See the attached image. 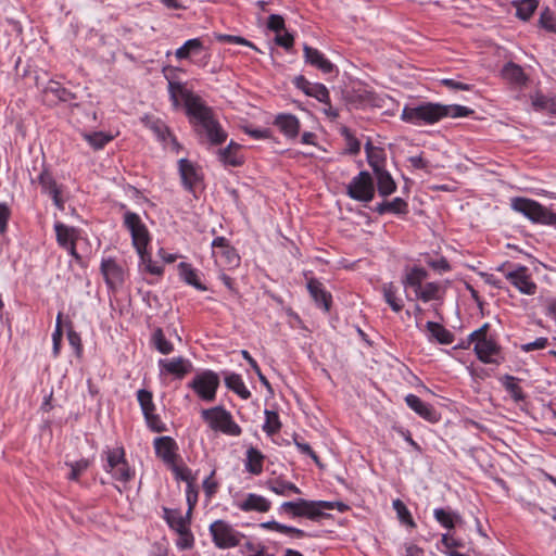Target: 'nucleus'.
Listing matches in <instances>:
<instances>
[{"instance_id": "nucleus-25", "label": "nucleus", "mask_w": 556, "mask_h": 556, "mask_svg": "<svg viewBox=\"0 0 556 556\" xmlns=\"http://www.w3.org/2000/svg\"><path fill=\"white\" fill-rule=\"evenodd\" d=\"M367 162L372 168L374 174L386 169V152L382 148L375 147L371 141L365 144Z\"/></svg>"}, {"instance_id": "nucleus-59", "label": "nucleus", "mask_w": 556, "mask_h": 556, "mask_svg": "<svg viewBox=\"0 0 556 556\" xmlns=\"http://www.w3.org/2000/svg\"><path fill=\"white\" fill-rule=\"evenodd\" d=\"M61 318L62 314L59 313L56 317V325L55 330L52 334V341H53V353L56 356L60 352L61 341L63 337L62 328H61Z\"/></svg>"}, {"instance_id": "nucleus-39", "label": "nucleus", "mask_w": 556, "mask_h": 556, "mask_svg": "<svg viewBox=\"0 0 556 556\" xmlns=\"http://www.w3.org/2000/svg\"><path fill=\"white\" fill-rule=\"evenodd\" d=\"M56 241L62 248H67L72 242L75 241L76 230L73 227H68L62 223L54 225Z\"/></svg>"}, {"instance_id": "nucleus-4", "label": "nucleus", "mask_w": 556, "mask_h": 556, "mask_svg": "<svg viewBox=\"0 0 556 556\" xmlns=\"http://www.w3.org/2000/svg\"><path fill=\"white\" fill-rule=\"evenodd\" d=\"M511 207L523 214L533 223L556 225V214L534 200L527 198H514L511 200Z\"/></svg>"}, {"instance_id": "nucleus-22", "label": "nucleus", "mask_w": 556, "mask_h": 556, "mask_svg": "<svg viewBox=\"0 0 556 556\" xmlns=\"http://www.w3.org/2000/svg\"><path fill=\"white\" fill-rule=\"evenodd\" d=\"M270 505L267 498L255 493H249L243 501L237 503V507L245 513H266L270 509Z\"/></svg>"}, {"instance_id": "nucleus-6", "label": "nucleus", "mask_w": 556, "mask_h": 556, "mask_svg": "<svg viewBox=\"0 0 556 556\" xmlns=\"http://www.w3.org/2000/svg\"><path fill=\"white\" fill-rule=\"evenodd\" d=\"M202 418L215 431H222L228 435H239L241 428L232 420L231 414L222 406H216L201 412Z\"/></svg>"}, {"instance_id": "nucleus-3", "label": "nucleus", "mask_w": 556, "mask_h": 556, "mask_svg": "<svg viewBox=\"0 0 556 556\" xmlns=\"http://www.w3.org/2000/svg\"><path fill=\"white\" fill-rule=\"evenodd\" d=\"M337 508L343 513L349 509V506L342 502H328V501H308L305 498H298L295 501L283 502L279 510L292 518L304 517L312 521H317L321 518H328L330 515L326 510Z\"/></svg>"}, {"instance_id": "nucleus-52", "label": "nucleus", "mask_w": 556, "mask_h": 556, "mask_svg": "<svg viewBox=\"0 0 556 556\" xmlns=\"http://www.w3.org/2000/svg\"><path fill=\"white\" fill-rule=\"evenodd\" d=\"M308 97H313L321 103L329 104V91L323 84L314 83Z\"/></svg>"}, {"instance_id": "nucleus-46", "label": "nucleus", "mask_w": 556, "mask_h": 556, "mask_svg": "<svg viewBox=\"0 0 556 556\" xmlns=\"http://www.w3.org/2000/svg\"><path fill=\"white\" fill-rule=\"evenodd\" d=\"M65 465L71 468L68 479L77 481L79 477L88 469L90 462L86 458H81L76 462H66Z\"/></svg>"}, {"instance_id": "nucleus-41", "label": "nucleus", "mask_w": 556, "mask_h": 556, "mask_svg": "<svg viewBox=\"0 0 556 556\" xmlns=\"http://www.w3.org/2000/svg\"><path fill=\"white\" fill-rule=\"evenodd\" d=\"M416 298L424 302L439 300L441 298V286L437 282H428L416 292Z\"/></svg>"}, {"instance_id": "nucleus-50", "label": "nucleus", "mask_w": 556, "mask_h": 556, "mask_svg": "<svg viewBox=\"0 0 556 556\" xmlns=\"http://www.w3.org/2000/svg\"><path fill=\"white\" fill-rule=\"evenodd\" d=\"M341 135L346 141V152L352 155H356L361 151V142L353 136L348 127L341 128Z\"/></svg>"}, {"instance_id": "nucleus-47", "label": "nucleus", "mask_w": 556, "mask_h": 556, "mask_svg": "<svg viewBox=\"0 0 556 556\" xmlns=\"http://www.w3.org/2000/svg\"><path fill=\"white\" fill-rule=\"evenodd\" d=\"M393 508L397 514V518L402 523L409 526L410 528H415L416 523L407 509L406 505L401 500L393 501Z\"/></svg>"}, {"instance_id": "nucleus-64", "label": "nucleus", "mask_w": 556, "mask_h": 556, "mask_svg": "<svg viewBox=\"0 0 556 556\" xmlns=\"http://www.w3.org/2000/svg\"><path fill=\"white\" fill-rule=\"evenodd\" d=\"M275 42L278 46L289 50L293 47L294 38L290 33L286 31L283 35L277 34L275 37Z\"/></svg>"}, {"instance_id": "nucleus-34", "label": "nucleus", "mask_w": 556, "mask_h": 556, "mask_svg": "<svg viewBox=\"0 0 556 556\" xmlns=\"http://www.w3.org/2000/svg\"><path fill=\"white\" fill-rule=\"evenodd\" d=\"M378 192L381 197H388L396 190V184L387 169L375 173Z\"/></svg>"}, {"instance_id": "nucleus-12", "label": "nucleus", "mask_w": 556, "mask_h": 556, "mask_svg": "<svg viewBox=\"0 0 556 556\" xmlns=\"http://www.w3.org/2000/svg\"><path fill=\"white\" fill-rule=\"evenodd\" d=\"M168 93L175 108L179 106V97L184 100L187 114L191 111V102L197 104L202 102V99L199 96L187 90L184 84L179 81H168Z\"/></svg>"}, {"instance_id": "nucleus-8", "label": "nucleus", "mask_w": 556, "mask_h": 556, "mask_svg": "<svg viewBox=\"0 0 556 556\" xmlns=\"http://www.w3.org/2000/svg\"><path fill=\"white\" fill-rule=\"evenodd\" d=\"M346 193L353 200L370 202L375 197V186L370 174L362 170L348 185Z\"/></svg>"}, {"instance_id": "nucleus-21", "label": "nucleus", "mask_w": 556, "mask_h": 556, "mask_svg": "<svg viewBox=\"0 0 556 556\" xmlns=\"http://www.w3.org/2000/svg\"><path fill=\"white\" fill-rule=\"evenodd\" d=\"M307 290L319 307L325 312L330 309L331 294L324 289L323 283L319 280L315 278L309 279L307 282Z\"/></svg>"}, {"instance_id": "nucleus-58", "label": "nucleus", "mask_w": 556, "mask_h": 556, "mask_svg": "<svg viewBox=\"0 0 556 556\" xmlns=\"http://www.w3.org/2000/svg\"><path fill=\"white\" fill-rule=\"evenodd\" d=\"M112 472L113 477L122 482H128L132 478V472L130 471L126 460L116 467Z\"/></svg>"}, {"instance_id": "nucleus-35", "label": "nucleus", "mask_w": 556, "mask_h": 556, "mask_svg": "<svg viewBox=\"0 0 556 556\" xmlns=\"http://www.w3.org/2000/svg\"><path fill=\"white\" fill-rule=\"evenodd\" d=\"M226 387L238 394L241 399L248 400L251 396V392L245 387L240 375L231 372L225 377Z\"/></svg>"}, {"instance_id": "nucleus-30", "label": "nucleus", "mask_w": 556, "mask_h": 556, "mask_svg": "<svg viewBox=\"0 0 556 556\" xmlns=\"http://www.w3.org/2000/svg\"><path fill=\"white\" fill-rule=\"evenodd\" d=\"M502 75L504 79L518 87L525 86L528 81V76L525 74L522 67L513 62L507 63L503 67Z\"/></svg>"}, {"instance_id": "nucleus-49", "label": "nucleus", "mask_w": 556, "mask_h": 556, "mask_svg": "<svg viewBox=\"0 0 556 556\" xmlns=\"http://www.w3.org/2000/svg\"><path fill=\"white\" fill-rule=\"evenodd\" d=\"M531 100L535 110H547L551 112H555L556 110V103L541 92L533 94Z\"/></svg>"}, {"instance_id": "nucleus-57", "label": "nucleus", "mask_w": 556, "mask_h": 556, "mask_svg": "<svg viewBox=\"0 0 556 556\" xmlns=\"http://www.w3.org/2000/svg\"><path fill=\"white\" fill-rule=\"evenodd\" d=\"M198 489L194 486L193 482H188L186 490V497L188 503V516H191L193 508L198 503Z\"/></svg>"}, {"instance_id": "nucleus-61", "label": "nucleus", "mask_w": 556, "mask_h": 556, "mask_svg": "<svg viewBox=\"0 0 556 556\" xmlns=\"http://www.w3.org/2000/svg\"><path fill=\"white\" fill-rule=\"evenodd\" d=\"M267 27L269 30H273L277 34H279L281 30L285 29V20L279 14H271L268 17Z\"/></svg>"}, {"instance_id": "nucleus-17", "label": "nucleus", "mask_w": 556, "mask_h": 556, "mask_svg": "<svg viewBox=\"0 0 556 556\" xmlns=\"http://www.w3.org/2000/svg\"><path fill=\"white\" fill-rule=\"evenodd\" d=\"M38 182L41 186L42 191L51 195L54 205L59 210H64V201L61 198V191L56 185V181L48 169H42V172L39 174Z\"/></svg>"}, {"instance_id": "nucleus-45", "label": "nucleus", "mask_w": 556, "mask_h": 556, "mask_svg": "<svg viewBox=\"0 0 556 556\" xmlns=\"http://www.w3.org/2000/svg\"><path fill=\"white\" fill-rule=\"evenodd\" d=\"M265 424L263 426V430L268 434L273 435L277 433L281 428V422L279 420V416L277 412L274 410H265Z\"/></svg>"}, {"instance_id": "nucleus-63", "label": "nucleus", "mask_w": 556, "mask_h": 556, "mask_svg": "<svg viewBox=\"0 0 556 556\" xmlns=\"http://www.w3.org/2000/svg\"><path fill=\"white\" fill-rule=\"evenodd\" d=\"M294 443L302 454L309 456L316 464H319V457L313 451L309 444L301 442L298 437L294 438Z\"/></svg>"}, {"instance_id": "nucleus-43", "label": "nucleus", "mask_w": 556, "mask_h": 556, "mask_svg": "<svg viewBox=\"0 0 556 556\" xmlns=\"http://www.w3.org/2000/svg\"><path fill=\"white\" fill-rule=\"evenodd\" d=\"M383 296L386 302L391 306L392 311L399 313L403 308V303L396 298V289L392 282L384 283L382 287Z\"/></svg>"}, {"instance_id": "nucleus-5", "label": "nucleus", "mask_w": 556, "mask_h": 556, "mask_svg": "<svg viewBox=\"0 0 556 556\" xmlns=\"http://www.w3.org/2000/svg\"><path fill=\"white\" fill-rule=\"evenodd\" d=\"M210 533L216 547L229 549L237 547L245 538L243 533L236 530L230 523L218 519L210 525Z\"/></svg>"}, {"instance_id": "nucleus-1", "label": "nucleus", "mask_w": 556, "mask_h": 556, "mask_svg": "<svg viewBox=\"0 0 556 556\" xmlns=\"http://www.w3.org/2000/svg\"><path fill=\"white\" fill-rule=\"evenodd\" d=\"M472 113L471 109L458 104L426 102L417 106H405L401 118L413 125H432L444 117H465Z\"/></svg>"}, {"instance_id": "nucleus-27", "label": "nucleus", "mask_w": 556, "mask_h": 556, "mask_svg": "<svg viewBox=\"0 0 556 556\" xmlns=\"http://www.w3.org/2000/svg\"><path fill=\"white\" fill-rule=\"evenodd\" d=\"M265 456L256 447H249L247 450L245 470L252 475L258 476L263 472V464Z\"/></svg>"}, {"instance_id": "nucleus-16", "label": "nucleus", "mask_w": 556, "mask_h": 556, "mask_svg": "<svg viewBox=\"0 0 556 556\" xmlns=\"http://www.w3.org/2000/svg\"><path fill=\"white\" fill-rule=\"evenodd\" d=\"M405 403L413 409L417 415L429 422H438L440 420V414L435 408L424 402L420 397L415 394H408L405 396Z\"/></svg>"}, {"instance_id": "nucleus-54", "label": "nucleus", "mask_w": 556, "mask_h": 556, "mask_svg": "<svg viewBox=\"0 0 556 556\" xmlns=\"http://www.w3.org/2000/svg\"><path fill=\"white\" fill-rule=\"evenodd\" d=\"M177 534L178 540L176 544L180 549H189L193 546L194 538L189 527L177 532Z\"/></svg>"}, {"instance_id": "nucleus-31", "label": "nucleus", "mask_w": 556, "mask_h": 556, "mask_svg": "<svg viewBox=\"0 0 556 556\" xmlns=\"http://www.w3.org/2000/svg\"><path fill=\"white\" fill-rule=\"evenodd\" d=\"M165 519L168 526L176 532H179L190 526L191 516H182L178 509L164 508Z\"/></svg>"}, {"instance_id": "nucleus-62", "label": "nucleus", "mask_w": 556, "mask_h": 556, "mask_svg": "<svg viewBox=\"0 0 556 556\" xmlns=\"http://www.w3.org/2000/svg\"><path fill=\"white\" fill-rule=\"evenodd\" d=\"M540 24L547 30L556 31V21L548 10L541 13Z\"/></svg>"}, {"instance_id": "nucleus-51", "label": "nucleus", "mask_w": 556, "mask_h": 556, "mask_svg": "<svg viewBox=\"0 0 556 556\" xmlns=\"http://www.w3.org/2000/svg\"><path fill=\"white\" fill-rule=\"evenodd\" d=\"M85 139L92 146L94 149H102L111 139V136L105 135L102 131L93 132L90 135H85Z\"/></svg>"}, {"instance_id": "nucleus-20", "label": "nucleus", "mask_w": 556, "mask_h": 556, "mask_svg": "<svg viewBox=\"0 0 556 556\" xmlns=\"http://www.w3.org/2000/svg\"><path fill=\"white\" fill-rule=\"evenodd\" d=\"M159 366L179 379L184 378L192 369L191 363L181 356L172 359H160Z\"/></svg>"}, {"instance_id": "nucleus-38", "label": "nucleus", "mask_w": 556, "mask_h": 556, "mask_svg": "<svg viewBox=\"0 0 556 556\" xmlns=\"http://www.w3.org/2000/svg\"><path fill=\"white\" fill-rule=\"evenodd\" d=\"M203 49V42L199 38L187 40L175 52V56L179 60L188 59L192 54H198Z\"/></svg>"}, {"instance_id": "nucleus-28", "label": "nucleus", "mask_w": 556, "mask_h": 556, "mask_svg": "<svg viewBox=\"0 0 556 556\" xmlns=\"http://www.w3.org/2000/svg\"><path fill=\"white\" fill-rule=\"evenodd\" d=\"M43 93L47 98L52 96L54 99L62 102H71L76 99V94L64 88L59 81L49 80L43 88Z\"/></svg>"}, {"instance_id": "nucleus-53", "label": "nucleus", "mask_w": 556, "mask_h": 556, "mask_svg": "<svg viewBox=\"0 0 556 556\" xmlns=\"http://www.w3.org/2000/svg\"><path fill=\"white\" fill-rule=\"evenodd\" d=\"M243 358L245 361H248V363L250 364V366L252 367V369L254 370V372L257 375L260 381L262 382L263 386H265L270 392H271V387H270V383L269 381L267 380V378L262 374L261 371V368L260 366L257 365L256 361L250 355V353L245 350H243L241 352Z\"/></svg>"}, {"instance_id": "nucleus-23", "label": "nucleus", "mask_w": 556, "mask_h": 556, "mask_svg": "<svg viewBox=\"0 0 556 556\" xmlns=\"http://www.w3.org/2000/svg\"><path fill=\"white\" fill-rule=\"evenodd\" d=\"M274 125L288 138H295L300 131V121L292 114L277 115Z\"/></svg>"}, {"instance_id": "nucleus-29", "label": "nucleus", "mask_w": 556, "mask_h": 556, "mask_svg": "<svg viewBox=\"0 0 556 556\" xmlns=\"http://www.w3.org/2000/svg\"><path fill=\"white\" fill-rule=\"evenodd\" d=\"M268 490L277 495L290 496L291 494H301L302 491L292 482L281 478L270 479L266 482Z\"/></svg>"}, {"instance_id": "nucleus-32", "label": "nucleus", "mask_w": 556, "mask_h": 556, "mask_svg": "<svg viewBox=\"0 0 556 556\" xmlns=\"http://www.w3.org/2000/svg\"><path fill=\"white\" fill-rule=\"evenodd\" d=\"M426 328L430 339H434L440 344H450L454 340V334L438 323L428 321Z\"/></svg>"}, {"instance_id": "nucleus-7", "label": "nucleus", "mask_w": 556, "mask_h": 556, "mask_svg": "<svg viewBox=\"0 0 556 556\" xmlns=\"http://www.w3.org/2000/svg\"><path fill=\"white\" fill-rule=\"evenodd\" d=\"M188 387L192 389L201 400L205 402H213L219 387V377L212 370H205L198 374L188 383Z\"/></svg>"}, {"instance_id": "nucleus-15", "label": "nucleus", "mask_w": 556, "mask_h": 556, "mask_svg": "<svg viewBox=\"0 0 556 556\" xmlns=\"http://www.w3.org/2000/svg\"><path fill=\"white\" fill-rule=\"evenodd\" d=\"M506 279L521 293L532 295L536 291V285L531 280L525 266H519L516 270L508 271Z\"/></svg>"}, {"instance_id": "nucleus-36", "label": "nucleus", "mask_w": 556, "mask_h": 556, "mask_svg": "<svg viewBox=\"0 0 556 556\" xmlns=\"http://www.w3.org/2000/svg\"><path fill=\"white\" fill-rule=\"evenodd\" d=\"M433 516L442 527L448 530L453 529L456 523L462 522L459 514L444 508H435Z\"/></svg>"}, {"instance_id": "nucleus-40", "label": "nucleus", "mask_w": 556, "mask_h": 556, "mask_svg": "<svg viewBox=\"0 0 556 556\" xmlns=\"http://www.w3.org/2000/svg\"><path fill=\"white\" fill-rule=\"evenodd\" d=\"M180 276L181 278L190 286H193L195 289L200 291H205L206 287L202 285L198 278L197 271L191 267L190 264L180 263L179 264Z\"/></svg>"}, {"instance_id": "nucleus-19", "label": "nucleus", "mask_w": 556, "mask_h": 556, "mask_svg": "<svg viewBox=\"0 0 556 556\" xmlns=\"http://www.w3.org/2000/svg\"><path fill=\"white\" fill-rule=\"evenodd\" d=\"M500 351L498 345L491 339L480 338L475 344V352L478 358L485 364H497L498 362L493 358Z\"/></svg>"}, {"instance_id": "nucleus-37", "label": "nucleus", "mask_w": 556, "mask_h": 556, "mask_svg": "<svg viewBox=\"0 0 556 556\" xmlns=\"http://www.w3.org/2000/svg\"><path fill=\"white\" fill-rule=\"evenodd\" d=\"M428 277V273L425 268L414 267L405 276L403 285L405 287H412L415 293L418 292L422 285V281Z\"/></svg>"}, {"instance_id": "nucleus-2", "label": "nucleus", "mask_w": 556, "mask_h": 556, "mask_svg": "<svg viewBox=\"0 0 556 556\" xmlns=\"http://www.w3.org/2000/svg\"><path fill=\"white\" fill-rule=\"evenodd\" d=\"M190 112V123L199 137L200 142H206L211 146H220L227 140V132L215 118L213 110L203 101L200 104L192 103Z\"/></svg>"}, {"instance_id": "nucleus-11", "label": "nucleus", "mask_w": 556, "mask_h": 556, "mask_svg": "<svg viewBox=\"0 0 556 556\" xmlns=\"http://www.w3.org/2000/svg\"><path fill=\"white\" fill-rule=\"evenodd\" d=\"M214 249L213 255L217 263L229 268L237 267L240 263V256L236 249L229 244V241L224 237H216L212 242Z\"/></svg>"}, {"instance_id": "nucleus-44", "label": "nucleus", "mask_w": 556, "mask_h": 556, "mask_svg": "<svg viewBox=\"0 0 556 556\" xmlns=\"http://www.w3.org/2000/svg\"><path fill=\"white\" fill-rule=\"evenodd\" d=\"M503 384H504L506 391L515 400V402L523 401L525 395H523L521 387L518 384L517 378L506 375L503 379Z\"/></svg>"}, {"instance_id": "nucleus-24", "label": "nucleus", "mask_w": 556, "mask_h": 556, "mask_svg": "<svg viewBox=\"0 0 556 556\" xmlns=\"http://www.w3.org/2000/svg\"><path fill=\"white\" fill-rule=\"evenodd\" d=\"M179 164V173L182 180L184 186L189 191H193L194 187L200 181V175L194 167V165L187 159H181L178 162Z\"/></svg>"}, {"instance_id": "nucleus-14", "label": "nucleus", "mask_w": 556, "mask_h": 556, "mask_svg": "<svg viewBox=\"0 0 556 556\" xmlns=\"http://www.w3.org/2000/svg\"><path fill=\"white\" fill-rule=\"evenodd\" d=\"M100 269L110 289H116L123 285L124 270L113 258L102 260Z\"/></svg>"}, {"instance_id": "nucleus-10", "label": "nucleus", "mask_w": 556, "mask_h": 556, "mask_svg": "<svg viewBox=\"0 0 556 556\" xmlns=\"http://www.w3.org/2000/svg\"><path fill=\"white\" fill-rule=\"evenodd\" d=\"M137 399L140 404L148 427L154 432L166 431V427L161 420L160 416L154 414L155 405L153 403L152 393L146 389H140L137 392Z\"/></svg>"}, {"instance_id": "nucleus-42", "label": "nucleus", "mask_w": 556, "mask_h": 556, "mask_svg": "<svg viewBox=\"0 0 556 556\" xmlns=\"http://www.w3.org/2000/svg\"><path fill=\"white\" fill-rule=\"evenodd\" d=\"M152 343L161 354L167 355L174 351V345L168 340H166L161 328H156L153 331Z\"/></svg>"}, {"instance_id": "nucleus-18", "label": "nucleus", "mask_w": 556, "mask_h": 556, "mask_svg": "<svg viewBox=\"0 0 556 556\" xmlns=\"http://www.w3.org/2000/svg\"><path fill=\"white\" fill-rule=\"evenodd\" d=\"M303 51L306 63L318 68L324 74H329L333 71L334 65L319 50L304 45Z\"/></svg>"}, {"instance_id": "nucleus-60", "label": "nucleus", "mask_w": 556, "mask_h": 556, "mask_svg": "<svg viewBox=\"0 0 556 556\" xmlns=\"http://www.w3.org/2000/svg\"><path fill=\"white\" fill-rule=\"evenodd\" d=\"M217 40L218 41H224V42H229V43H237V45L248 46V47L258 51V49L251 41H249L245 38L240 37V36L219 35V36H217Z\"/></svg>"}, {"instance_id": "nucleus-56", "label": "nucleus", "mask_w": 556, "mask_h": 556, "mask_svg": "<svg viewBox=\"0 0 556 556\" xmlns=\"http://www.w3.org/2000/svg\"><path fill=\"white\" fill-rule=\"evenodd\" d=\"M141 263L144 265V268L147 271H149L152 275H161L163 273V267L155 264L151 255L147 252V248L143 251V257L140 256Z\"/></svg>"}, {"instance_id": "nucleus-33", "label": "nucleus", "mask_w": 556, "mask_h": 556, "mask_svg": "<svg viewBox=\"0 0 556 556\" xmlns=\"http://www.w3.org/2000/svg\"><path fill=\"white\" fill-rule=\"evenodd\" d=\"M376 212L380 215L386 213L393 214H407L408 213V204L402 198H394L392 201H384L377 205Z\"/></svg>"}, {"instance_id": "nucleus-26", "label": "nucleus", "mask_w": 556, "mask_h": 556, "mask_svg": "<svg viewBox=\"0 0 556 556\" xmlns=\"http://www.w3.org/2000/svg\"><path fill=\"white\" fill-rule=\"evenodd\" d=\"M240 144L230 141L225 149L218 151L219 161L229 166H240L243 164V157L239 154Z\"/></svg>"}, {"instance_id": "nucleus-13", "label": "nucleus", "mask_w": 556, "mask_h": 556, "mask_svg": "<svg viewBox=\"0 0 556 556\" xmlns=\"http://www.w3.org/2000/svg\"><path fill=\"white\" fill-rule=\"evenodd\" d=\"M155 454L165 464L174 466L177 459L178 445L170 437H160L154 440Z\"/></svg>"}, {"instance_id": "nucleus-55", "label": "nucleus", "mask_w": 556, "mask_h": 556, "mask_svg": "<svg viewBox=\"0 0 556 556\" xmlns=\"http://www.w3.org/2000/svg\"><path fill=\"white\" fill-rule=\"evenodd\" d=\"M124 462V450L110 451L108 453V465L105 469L106 471L112 472L116 467L122 465Z\"/></svg>"}, {"instance_id": "nucleus-48", "label": "nucleus", "mask_w": 556, "mask_h": 556, "mask_svg": "<svg viewBox=\"0 0 556 556\" xmlns=\"http://www.w3.org/2000/svg\"><path fill=\"white\" fill-rule=\"evenodd\" d=\"M538 8V1L536 0H522L517 5V12L516 15L523 21H528L533 13L535 12Z\"/></svg>"}, {"instance_id": "nucleus-9", "label": "nucleus", "mask_w": 556, "mask_h": 556, "mask_svg": "<svg viewBox=\"0 0 556 556\" xmlns=\"http://www.w3.org/2000/svg\"><path fill=\"white\" fill-rule=\"evenodd\" d=\"M124 225L131 233L132 244L136 248L139 256L143 257V251L150 240L146 225L141 222L139 215L134 212L125 213Z\"/></svg>"}]
</instances>
